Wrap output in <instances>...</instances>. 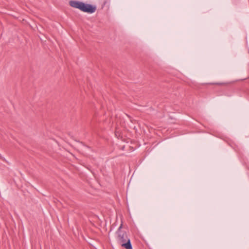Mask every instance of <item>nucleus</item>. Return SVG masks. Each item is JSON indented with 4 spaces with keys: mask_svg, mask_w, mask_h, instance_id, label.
Returning a JSON list of instances; mask_svg holds the SVG:
<instances>
[{
    "mask_svg": "<svg viewBox=\"0 0 249 249\" xmlns=\"http://www.w3.org/2000/svg\"><path fill=\"white\" fill-rule=\"evenodd\" d=\"M122 227L123 224L122 223L116 231L118 242L125 249H132L130 239L128 237L126 231L122 230Z\"/></svg>",
    "mask_w": 249,
    "mask_h": 249,
    "instance_id": "1",
    "label": "nucleus"
},
{
    "mask_svg": "<svg viewBox=\"0 0 249 249\" xmlns=\"http://www.w3.org/2000/svg\"><path fill=\"white\" fill-rule=\"evenodd\" d=\"M96 10V6L91 4L83 3L82 11V12L92 14Z\"/></svg>",
    "mask_w": 249,
    "mask_h": 249,
    "instance_id": "2",
    "label": "nucleus"
},
{
    "mask_svg": "<svg viewBox=\"0 0 249 249\" xmlns=\"http://www.w3.org/2000/svg\"><path fill=\"white\" fill-rule=\"evenodd\" d=\"M83 2L77 0H71L69 1V5L73 8H77L82 11Z\"/></svg>",
    "mask_w": 249,
    "mask_h": 249,
    "instance_id": "3",
    "label": "nucleus"
},
{
    "mask_svg": "<svg viewBox=\"0 0 249 249\" xmlns=\"http://www.w3.org/2000/svg\"><path fill=\"white\" fill-rule=\"evenodd\" d=\"M216 84H217V85H222V84H223V83H216Z\"/></svg>",
    "mask_w": 249,
    "mask_h": 249,
    "instance_id": "4",
    "label": "nucleus"
}]
</instances>
